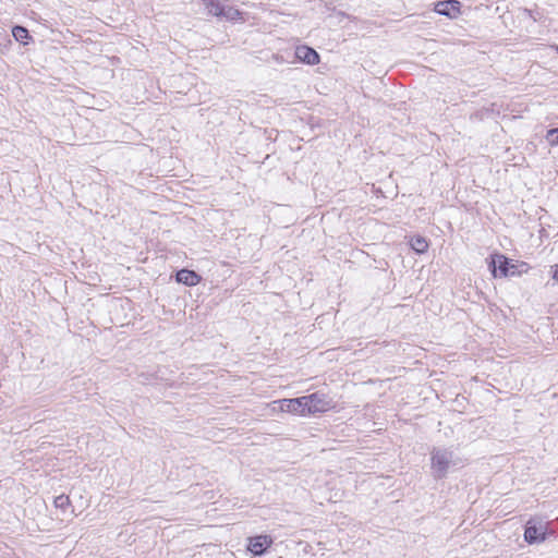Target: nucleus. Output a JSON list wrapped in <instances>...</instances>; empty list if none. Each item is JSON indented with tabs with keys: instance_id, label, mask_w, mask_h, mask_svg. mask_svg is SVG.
Masks as SVG:
<instances>
[{
	"instance_id": "5",
	"label": "nucleus",
	"mask_w": 558,
	"mask_h": 558,
	"mask_svg": "<svg viewBox=\"0 0 558 558\" xmlns=\"http://www.w3.org/2000/svg\"><path fill=\"white\" fill-rule=\"evenodd\" d=\"M272 545V538L269 535H257L248 538L247 549L256 555H263Z\"/></svg>"
},
{
	"instance_id": "15",
	"label": "nucleus",
	"mask_w": 558,
	"mask_h": 558,
	"mask_svg": "<svg viewBox=\"0 0 558 558\" xmlns=\"http://www.w3.org/2000/svg\"><path fill=\"white\" fill-rule=\"evenodd\" d=\"M550 271L553 280L558 283V264L553 265Z\"/></svg>"
},
{
	"instance_id": "13",
	"label": "nucleus",
	"mask_w": 558,
	"mask_h": 558,
	"mask_svg": "<svg viewBox=\"0 0 558 558\" xmlns=\"http://www.w3.org/2000/svg\"><path fill=\"white\" fill-rule=\"evenodd\" d=\"M53 502L57 508H60L62 510H65L71 505L70 497L66 495L57 496Z\"/></svg>"
},
{
	"instance_id": "7",
	"label": "nucleus",
	"mask_w": 558,
	"mask_h": 558,
	"mask_svg": "<svg viewBox=\"0 0 558 558\" xmlns=\"http://www.w3.org/2000/svg\"><path fill=\"white\" fill-rule=\"evenodd\" d=\"M435 11L441 15L454 17L460 13V3L456 0L439 1L435 5Z\"/></svg>"
},
{
	"instance_id": "1",
	"label": "nucleus",
	"mask_w": 558,
	"mask_h": 558,
	"mask_svg": "<svg viewBox=\"0 0 558 558\" xmlns=\"http://www.w3.org/2000/svg\"><path fill=\"white\" fill-rule=\"evenodd\" d=\"M489 268L494 278L519 277L529 272L530 265L525 262L512 260L504 254L490 255Z\"/></svg>"
},
{
	"instance_id": "11",
	"label": "nucleus",
	"mask_w": 558,
	"mask_h": 558,
	"mask_svg": "<svg viewBox=\"0 0 558 558\" xmlns=\"http://www.w3.org/2000/svg\"><path fill=\"white\" fill-rule=\"evenodd\" d=\"M12 35L16 41L23 45H28L32 40V36L29 35L28 29L23 26H14L12 28Z\"/></svg>"
},
{
	"instance_id": "8",
	"label": "nucleus",
	"mask_w": 558,
	"mask_h": 558,
	"mask_svg": "<svg viewBox=\"0 0 558 558\" xmlns=\"http://www.w3.org/2000/svg\"><path fill=\"white\" fill-rule=\"evenodd\" d=\"M449 462V458L446 453L436 452L432 456V469L439 477L444 476L447 472Z\"/></svg>"
},
{
	"instance_id": "3",
	"label": "nucleus",
	"mask_w": 558,
	"mask_h": 558,
	"mask_svg": "<svg viewBox=\"0 0 558 558\" xmlns=\"http://www.w3.org/2000/svg\"><path fill=\"white\" fill-rule=\"evenodd\" d=\"M275 403L279 404L280 412H287L298 416H306L305 405H303V397L282 399L275 401Z\"/></svg>"
},
{
	"instance_id": "16",
	"label": "nucleus",
	"mask_w": 558,
	"mask_h": 558,
	"mask_svg": "<svg viewBox=\"0 0 558 558\" xmlns=\"http://www.w3.org/2000/svg\"><path fill=\"white\" fill-rule=\"evenodd\" d=\"M556 51L558 52V46L555 47Z\"/></svg>"
},
{
	"instance_id": "4",
	"label": "nucleus",
	"mask_w": 558,
	"mask_h": 558,
	"mask_svg": "<svg viewBox=\"0 0 558 558\" xmlns=\"http://www.w3.org/2000/svg\"><path fill=\"white\" fill-rule=\"evenodd\" d=\"M546 525H535L533 524V520H529L525 531H524V539L529 544L541 543L546 539Z\"/></svg>"
},
{
	"instance_id": "9",
	"label": "nucleus",
	"mask_w": 558,
	"mask_h": 558,
	"mask_svg": "<svg viewBox=\"0 0 558 558\" xmlns=\"http://www.w3.org/2000/svg\"><path fill=\"white\" fill-rule=\"evenodd\" d=\"M175 279L178 282L183 283L187 287H194L201 282L202 277L194 270L181 269L177 272Z\"/></svg>"
},
{
	"instance_id": "2",
	"label": "nucleus",
	"mask_w": 558,
	"mask_h": 558,
	"mask_svg": "<svg viewBox=\"0 0 558 558\" xmlns=\"http://www.w3.org/2000/svg\"><path fill=\"white\" fill-rule=\"evenodd\" d=\"M303 405H305L306 416L337 411V403L327 393L319 391L303 396Z\"/></svg>"
},
{
	"instance_id": "14",
	"label": "nucleus",
	"mask_w": 558,
	"mask_h": 558,
	"mask_svg": "<svg viewBox=\"0 0 558 558\" xmlns=\"http://www.w3.org/2000/svg\"><path fill=\"white\" fill-rule=\"evenodd\" d=\"M547 140L551 146L558 145V128L547 132Z\"/></svg>"
},
{
	"instance_id": "6",
	"label": "nucleus",
	"mask_w": 558,
	"mask_h": 558,
	"mask_svg": "<svg viewBox=\"0 0 558 558\" xmlns=\"http://www.w3.org/2000/svg\"><path fill=\"white\" fill-rule=\"evenodd\" d=\"M295 57L300 62L316 65L320 62V57L315 49L306 45H301L295 48Z\"/></svg>"
},
{
	"instance_id": "12",
	"label": "nucleus",
	"mask_w": 558,
	"mask_h": 558,
	"mask_svg": "<svg viewBox=\"0 0 558 558\" xmlns=\"http://www.w3.org/2000/svg\"><path fill=\"white\" fill-rule=\"evenodd\" d=\"M208 12L215 16L225 15V8L217 0H204Z\"/></svg>"
},
{
	"instance_id": "10",
	"label": "nucleus",
	"mask_w": 558,
	"mask_h": 558,
	"mask_svg": "<svg viewBox=\"0 0 558 558\" xmlns=\"http://www.w3.org/2000/svg\"><path fill=\"white\" fill-rule=\"evenodd\" d=\"M411 247L418 254H424L428 251L429 243L422 235H415L410 240Z\"/></svg>"
}]
</instances>
